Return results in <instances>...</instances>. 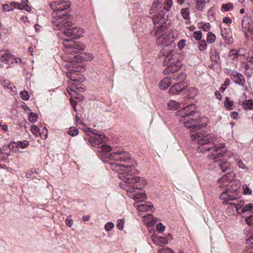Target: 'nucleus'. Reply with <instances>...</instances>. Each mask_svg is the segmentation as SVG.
Masks as SVG:
<instances>
[{
	"label": "nucleus",
	"mask_w": 253,
	"mask_h": 253,
	"mask_svg": "<svg viewBox=\"0 0 253 253\" xmlns=\"http://www.w3.org/2000/svg\"><path fill=\"white\" fill-rule=\"evenodd\" d=\"M121 177H123V181L120 183V186L129 193L128 196L130 198L135 200L144 197V191L139 188L137 184L140 180L139 177L135 176L132 174H127Z\"/></svg>",
	"instance_id": "f257e3e1"
},
{
	"label": "nucleus",
	"mask_w": 253,
	"mask_h": 253,
	"mask_svg": "<svg viewBox=\"0 0 253 253\" xmlns=\"http://www.w3.org/2000/svg\"><path fill=\"white\" fill-rule=\"evenodd\" d=\"M184 109V114L180 119V122L182 123L184 126L187 128H191L193 131L199 130L201 126L203 127V124H200V119L192 117L195 114L199 116V113L196 112V107L194 104H190L187 107H182Z\"/></svg>",
	"instance_id": "f03ea898"
},
{
	"label": "nucleus",
	"mask_w": 253,
	"mask_h": 253,
	"mask_svg": "<svg viewBox=\"0 0 253 253\" xmlns=\"http://www.w3.org/2000/svg\"><path fill=\"white\" fill-rule=\"evenodd\" d=\"M191 139L197 141L199 146L197 150L203 153L210 151L214 146L212 143L214 140L212 134H206L204 132H199L192 135Z\"/></svg>",
	"instance_id": "7ed1b4c3"
},
{
	"label": "nucleus",
	"mask_w": 253,
	"mask_h": 253,
	"mask_svg": "<svg viewBox=\"0 0 253 253\" xmlns=\"http://www.w3.org/2000/svg\"><path fill=\"white\" fill-rule=\"evenodd\" d=\"M93 134H87L90 137L88 139V142L92 146L95 148H100V150L98 151V153H100V156L104 155L106 156V158H109V155L107 153L111 151V147L106 144H100L105 142L106 141V137L103 133H92Z\"/></svg>",
	"instance_id": "20e7f679"
},
{
	"label": "nucleus",
	"mask_w": 253,
	"mask_h": 253,
	"mask_svg": "<svg viewBox=\"0 0 253 253\" xmlns=\"http://www.w3.org/2000/svg\"><path fill=\"white\" fill-rule=\"evenodd\" d=\"M227 182L223 183H219L221 184L220 186L226 187L225 191H224L220 195V199L223 200V203L224 204H229L231 206H234V204L239 202L240 199L237 198L236 196L237 195V192L235 189L230 190L229 187L233 185V182H230L229 184H227Z\"/></svg>",
	"instance_id": "39448f33"
},
{
	"label": "nucleus",
	"mask_w": 253,
	"mask_h": 253,
	"mask_svg": "<svg viewBox=\"0 0 253 253\" xmlns=\"http://www.w3.org/2000/svg\"><path fill=\"white\" fill-rule=\"evenodd\" d=\"M213 165H217L220 169L226 174L223 175L220 179L218 180L219 183H223L232 180L234 178V174L233 172V168L228 163H221L219 160L213 161Z\"/></svg>",
	"instance_id": "423d86ee"
},
{
	"label": "nucleus",
	"mask_w": 253,
	"mask_h": 253,
	"mask_svg": "<svg viewBox=\"0 0 253 253\" xmlns=\"http://www.w3.org/2000/svg\"><path fill=\"white\" fill-rule=\"evenodd\" d=\"M63 50L67 54L73 55L82 51L85 45L82 42H76L73 41L65 39L63 42Z\"/></svg>",
	"instance_id": "0eeeda50"
},
{
	"label": "nucleus",
	"mask_w": 253,
	"mask_h": 253,
	"mask_svg": "<svg viewBox=\"0 0 253 253\" xmlns=\"http://www.w3.org/2000/svg\"><path fill=\"white\" fill-rule=\"evenodd\" d=\"M49 5L53 10L52 13V17L60 16L59 14H62V11H64L69 8L71 6V2L69 1L64 0H56L51 1Z\"/></svg>",
	"instance_id": "6e6552de"
},
{
	"label": "nucleus",
	"mask_w": 253,
	"mask_h": 253,
	"mask_svg": "<svg viewBox=\"0 0 253 253\" xmlns=\"http://www.w3.org/2000/svg\"><path fill=\"white\" fill-rule=\"evenodd\" d=\"M66 12H64L63 14H59L60 16L53 17L52 23L54 28L57 30H63L64 31L68 27H70L71 23L66 20Z\"/></svg>",
	"instance_id": "1a4fd4ad"
},
{
	"label": "nucleus",
	"mask_w": 253,
	"mask_h": 253,
	"mask_svg": "<svg viewBox=\"0 0 253 253\" xmlns=\"http://www.w3.org/2000/svg\"><path fill=\"white\" fill-rule=\"evenodd\" d=\"M67 77L70 78L69 84L72 85V88L68 87L67 88L68 93L71 96H74V93H75V98L80 100L82 99L83 96L80 94H77L74 90V88H78L80 87L79 86L81 85L79 83V78L73 76V74H72L71 72L67 73Z\"/></svg>",
	"instance_id": "9d476101"
},
{
	"label": "nucleus",
	"mask_w": 253,
	"mask_h": 253,
	"mask_svg": "<svg viewBox=\"0 0 253 253\" xmlns=\"http://www.w3.org/2000/svg\"><path fill=\"white\" fill-rule=\"evenodd\" d=\"M110 167L112 170L120 174L119 177L122 179V181H123V177H121L123 176V175H126L127 174H130L129 172L131 171V168L128 165L126 166L114 163H111Z\"/></svg>",
	"instance_id": "9b49d317"
},
{
	"label": "nucleus",
	"mask_w": 253,
	"mask_h": 253,
	"mask_svg": "<svg viewBox=\"0 0 253 253\" xmlns=\"http://www.w3.org/2000/svg\"><path fill=\"white\" fill-rule=\"evenodd\" d=\"M131 158L130 154L127 152L121 151L113 152L109 155V159L121 162H126Z\"/></svg>",
	"instance_id": "f8f14e48"
},
{
	"label": "nucleus",
	"mask_w": 253,
	"mask_h": 253,
	"mask_svg": "<svg viewBox=\"0 0 253 253\" xmlns=\"http://www.w3.org/2000/svg\"><path fill=\"white\" fill-rule=\"evenodd\" d=\"M164 11L161 10L157 13L153 14L151 19L154 25H166L168 21V16L165 15Z\"/></svg>",
	"instance_id": "ddd939ff"
},
{
	"label": "nucleus",
	"mask_w": 253,
	"mask_h": 253,
	"mask_svg": "<svg viewBox=\"0 0 253 253\" xmlns=\"http://www.w3.org/2000/svg\"><path fill=\"white\" fill-rule=\"evenodd\" d=\"M84 33V30L80 27H75L73 28H67L64 31V34L72 39L79 38Z\"/></svg>",
	"instance_id": "4468645a"
},
{
	"label": "nucleus",
	"mask_w": 253,
	"mask_h": 253,
	"mask_svg": "<svg viewBox=\"0 0 253 253\" xmlns=\"http://www.w3.org/2000/svg\"><path fill=\"white\" fill-rule=\"evenodd\" d=\"M234 208L236 209L238 213H243L253 210V203L245 205L244 202L240 199L239 202L234 204Z\"/></svg>",
	"instance_id": "2eb2a0df"
},
{
	"label": "nucleus",
	"mask_w": 253,
	"mask_h": 253,
	"mask_svg": "<svg viewBox=\"0 0 253 253\" xmlns=\"http://www.w3.org/2000/svg\"><path fill=\"white\" fill-rule=\"evenodd\" d=\"M226 151V148L224 145H222L216 148L211 153H210L208 155V158L209 159L214 160V161H216V159L222 157Z\"/></svg>",
	"instance_id": "dca6fc26"
},
{
	"label": "nucleus",
	"mask_w": 253,
	"mask_h": 253,
	"mask_svg": "<svg viewBox=\"0 0 253 253\" xmlns=\"http://www.w3.org/2000/svg\"><path fill=\"white\" fill-rule=\"evenodd\" d=\"M171 36L169 32H165L157 40V44L159 45H165L168 43H171L172 40L171 39Z\"/></svg>",
	"instance_id": "f3484780"
},
{
	"label": "nucleus",
	"mask_w": 253,
	"mask_h": 253,
	"mask_svg": "<svg viewBox=\"0 0 253 253\" xmlns=\"http://www.w3.org/2000/svg\"><path fill=\"white\" fill-rule=\"evenodd\" d=\"M181 65L182 64L181 62L179 61L171 62L164 70V74L165 75H168L176 72L180 69Z\"/></svg>",
	"instance_id": "a211bd4d"
},
{
	"label": "nucleus",
	"mask_w": 253,
	"mask_h": 253,
	"mask_svg": "<svg viewBox=\"0 0 253 253\" xmlns=\"http://www.w3.org/2000/svg\"><path fill=\"white\" fill-rule=\"evenodd\" d=\"M133 205L138 211L142 212L147 211L150 210L153 207V206L151 204L147 203V202L142 201H135Z\"/></svg>",
	"instance_id": "6ab92c4d"
},
{
	"label": "nucleus",
	"mask_w": 253,
	"mask_h": 253,
	"mask_svg": "<svg viewBox=\"0 0 253 253\" xmlns=\"http://www.w3.org/2000/svg\"><path fill=\"white\" fill-rule=\"evenodd\" d=\"M231 79L234 82L241 86H244L245 80L243 75L235 70H232L230 73Z\"/></svg>",
	"instance_id": "aec40b11"
},
{
	"label": "nucleus",
	"mask_w": 253,
	"mask_h": 253,
	"mask_svg": "<svg viewBox=\"0 0 253 253\" xmlns=\"http://www.w3.org/2000/svg\"><path fill=\"white\" fill-rule=\"evenodd\" d=\"M174 48V46L172 43H168L167 45H164L162 53L164 56H166V59L169 60L170 57L173 55Z\"/></svg>",
	"instance_id": "412c9836"
},
{
	"label": "nucleus",
	"mask_w": 253,
	"mask_h": 253,
	"mask_svg": "<svg viewBox=\"0 0 253 253\" xmlns=\"http://www.w3.org/2000/svg\"><path fill=\"white\" fill-rule=\"evenodd\" d=\"M186 84L183 82H180L172 85L169 89V92L172 94H179L185 87Z\"/></svg>",
	"instance_id": "4be33fe9"
},
{
	"label": "nucleus",
	"mask_w": 253,
	"mask_h": 253,
	"mask_svg": "<svg viewBox=\"0 0 253 253\" xmlns=\"http://www.w3.org/2000/svg\"><path fill=\"white\" fill-rule=\"evenodd\" d=\"M3 10L4 11H12L15 8H21L20 7V3L16 2H11L9 3H5L2 5Z\"/></svg>",
	"instance_id": "5701e85b"
},
{
	"label": "nucleus",
	"mask_w": 253,
	"mask_h": 253,
	"mask_svg": "<svg viewBox=\"0 0 253 253\" xmlns=\"http://www.w3.org/2000/svg\"><path fill=\"white\" fill-rule=\"evenodd\" d=\"M152 239L154 243L160 246H163L168 243V240L166 237L158 236H152Z\"/></svg>",
	"instance_id": "b1692460"
},
{
	"label": "nucleus",
	"mask_w": 253,
	"mask_h": 253,
	"mask_svg": "<svg viewBox=\"0 0 253 253\" xmlns=\"http://www.w3.org/2000/svg\"><path fill=\"white\" fill-rule=\"evenodd\" d=\"M164 5V0H157L152 5L150 10V13L151 14L155 13Z\"/></svg>",
	"instance_id": "393cba45"
},
{
	"label": "nucleus",
	"mask_w": 253,
	"mask_h": 253,
	"mask_svg": "<svg viewBox=\"0 0 253 253\" xmlns=\"http://www.w3.org/2000/svg\"><path fill=\"white\" fill-rule=\"evenodd\" d=\"M31 130L35 136H38L40 135L41 138L42 139H46L47 137V130L46 129H45L46 133L44 136H43L42 134L40 132V129L37 126H32L31 127Z\"/></svg>",
	"instance_id": "a878e982"
},
{
	"label": "nucleus",
	"mask_w": 253,
	"mask_h": 253,
	"mask_svg": "<svg viewBox=\"0 0 253 253\" xmlns=\"http://www.w3.org/2000/svg\"><path fill=\"white\" fill-rule=\"evenodd\" d=\"M156 27H158L155 32V36L156 37H159L165 32H168L167 29L169 27L167 24L166 25H156Z\"/></svg>",
	"instance_id": "bb28decb"
},
{
	"label": "nucleus",
	"mask_w": 253,
	"mask_h": 253,
	"mask_svg": "<svg viewBox=\"0 0 253 253\" xmlns=\"http://www.w3.org/2000/svg\"><path fill=\"white\" fill-rule=\"evenodd\" d=\"M171 84V79L169 77L164 78L160 83V87L162 89H166Z\"/></svg>",
	"instance_id": "cd10ccee"
},
{
	"label": "nucleus",
	"mask_w": 253,
	"mask_h": 253,
	"mask_svg": "<svg viewBox=\"0 0 253 253\" xmlns=\"http://www.w3.org/2000/svg\"><path fill=\"white\" fill-rule=\"evenodd\" d=\"M10 55V53L7 51H2L0 52V66H2L3 65L1 62H4L7 64L8 58Z\"/></svg>",
	"instance_id": "c85d7f7f"
},
{
	"label": "nucleus",
	"mask_w": 253,
	"mask_h": 253,
	"mask_svg": "<svg viewBox=\"0 0 253 253\" xmlns=\"http://www.w3.org/2000/svg\"><path fill=\"white\" fill-rule=\"evenodd\" d=\"M242 105L244 110H253V99L245 100L242 103Z\"/></svg>",
	"instance_id": "c756f323"
},
{
	"label": "nucleus",
	"mask_w": 253,
	"mask_h": 253,
	"mask_svg": "<svg viewBox=\"0 0 253 253\" xmlns=\"http://www.w3.org/2000/svg\"><path fill=\"white\" fill-rule=\"evenodd\" d=\"M168 107L169 110H175L180 107V104L173 100H170L168 103Z\"/></svg>",
	"instance_id": "7c9ffc66"
},
{
	"label": "nucleus",
	"mask_w": 253,
	"mask_h": 253,
	"mask_svg": "<svg viewBox=\"0 0 253 253\" xmlns=\"http://www.w3.org/2000/svg\"><path fill=\"white\" fill-rule=\"evenodd\" d=\"M1 84L5 89L10 90L11 91H15L16 87L12 84L9 83L8 81H4L1 83Z\"/></svg>",
	"instance_id": "2f4dec72"
},
{
	"label": "nucleus",
	"mask_w": 253,
	"mask_h": 253,
	"mask_svg": "<svg viewBox=\"0 0 253 253\" xmlns=\"http://www.w3.org/2000/svg\"><path fill=\"white\" fill-rule=\"evenodd\" d=\"M197 89L194 87H189L187 89L188 96L189 98H193L198 94Z\"/></svg>",
	"instance_id": "473e14b6"
},
{
	"label": "nucleus",
	"mask_w": 253,
	"mask_h": 253,
	"mask_svg": "<svg viewBox=\"0 0 253 253\" xmlns=\"http://www.w3.org/2000/svg\"><path fill=\"white\" fill-rule=\"evenodd\" d=\"M180 14L184 19L188 20L190 19V12L188 8H182L181 10Z\"/></svg>",
	"instance_id": "72a5a7b5"
},
{
	"label": "nucleus",
	"mask_w": 253,
	"mask_h": 253,
	"mask_svg": "<svg viewBox=\"0 0 253 253\" xmlns=\"http://www.w3.org/2000/svg\"><path fill=\"white\" fill-rule=\"evenodd\" d=\"M173 2L172 0H166L164 1V7L163 9L164 11H168L169 10L172 5Z\"/></svg>",
	"instance_id": "f704fd0d"
},
{
	"label": "nucleus",
	"mask_w": 253,
	"mask_h": 253,
	"mask_svg": "<svg viewBox=\"0 0 253 253\" xmlns=\"http://www.w3.org/2000/svg\"><path fill=\"white\" fill-rule=\"evenodd\" d=\"M233 8V4L231 2H228L226 4H223L221 5V10L223 12H227L232 10Z\"/></svg>",
	"instance_id": "c9c22d12"
},
{
	"label": "nucleus",
	"mask_w": 253,
	"mask_h": 253,
	"mask_svg": "<svg viewBox=\"0 0 253 253\" xmlns=\"http://www.w3.org/2000/svg\"><path fill=\"white\" fill-rule=\"evenodd\" d=\"M239 51L235 49H231L228 54L229 57L233 60L237 59L239 55Z\"/></svg>",
	"instance_id": "e433bc0d"
},
{
	"label": "nucleus",
	"mask_w": 253,
	"mask_h": 253,
	"mask_svg": "<svg viewBox=\"0 0 253 253\" xmlns=\"http://www.w3.org/2000/svg\"><path fill=\"white\" fill-rule=\"evenodd\" d=\"M186 79V75L183 73L179 74H175L173 76L172 79L174 81H179L182 82Z\"/></svg>",
	"instance_id": "4c0bfd02"
},
{
	"label": "nucleus",
	"mask_w": 253,
	"mask_h": 253,
	"mask_svg": "<svg viewBox=\"0 0 253 253\" xmlns=\"http://www.w3.org/2000/svg\"><path fill=\"white\" fill-rule=\"evenodd\" d=\"M215 36L211 32H209L207 34V41L209 43H212L215 41Z\"/></svg>",
	"instance_id": "58836bf2"
},
{
	"label": "nucleus",
	"mask_w": 253,
	"mask_h": 253,
	"mask_svg": "<svg viewBox=\"0 0 253 253\" xmlns=\"http://www.w3.org/2000/svg\"><path fill=\"white\" fill-rule=\"evenodd\" d=\"M38 116L34 113L31 112L28 117V120L30 122L34 123L37 121Z\"/></svg>",
	"instance_id": "ea45409f"
},
{
	"label": "nucleus",
	"mask_w": 253,
	"mask_h": 253,
	"mask_svg": "<svg viewBox=\"0 0 253 253\" xmlns=\"http://www.w3.org/2000/svg\"><path fill=\"white\" fill-rule=\"evenodd\" d=\"M79 132V129L75 127H71L69 130L68 131V133L72 136H76L78 134Z\"/></svg>",
	"instance_id": "a19ab883"
},
{
	"label": "nucleus",
	"mask_w": 253,
	"mask_h": 253,
	"mask_svg": "<svg viewBox=\"0 0 253 253\" xmlns=\"http://www.w3.org/2000/svg\"><path fill=\"white\" fill-rule=\"evenodd\" d=\"M224 106L228 110L232 109V107L233 105V102L231 101L228 97H226L224 102Z\"/></svg>",
	"instance_id": "79ce46f5"
},
{
	"label": "nucleus",
	"mask_w": 253,
	"mask_h": 253,
	"mask_svg": "<svg viewBox=\"0 0 253 253\" xmlns=\"http://www.w3.org/2000/svg\"><path fill=\"white\" fill-rule=\"evenodd\" d=\"M247 248L250 251L249 252L253 251V238L249 237L247 240Z\"/></svg>",
	"instance_id": "37998d69"
},
{
	"label": "nucleus",
	"mask_w": 253,
	"mask_h": 253,
	"mask_svg": "<svg viewBox=\"0 0 253 253\" xmlns=\"http://www.w3.org/2000/svg\"><path fill=\"white\" fill-rule=\"evenodd\" d=\"M20 97L23 100L27 101L29 99L30 96L28 91L24 90L21 91Z\"/></svg>",
	"instance_id": "c03bdc74"
},
{
	"label": "nucleus",
	"mask_w": 253,
	"mask_h": 253,
	"mask_svg": "<svg viewBox=\"0 0 253 253\" xmlns=\"http://www.w3.org/2000/svg\"><path fill=\"white\" fill-rule=\"evenodd\" d=\"M17 145L21 148H27L29 145V142L27 140H24L23 141H18Z\"/></svg>",
	"instance_id": "a18cd8bd"
},
{
	"label": "nucleus",
	"mask_w": 253,
	"mask_h": 253,
	"mask_svg": "<svg viewBox=\"0 0 253 253\" xmlns=\"http://www.w3.org/2000/svg\"><path fill=\"white\" fill-rule=\"evenodd\" d=\"M243 193L245 195H251L252 193V190L247 185H244L242 186Z\"/></svg>",
	"instance_id": "49530a36"
},
{
	"label": "nucleus",
	"mask_w": 253,
	"mask_h": 253,
	"mask_svg": "<svg viewBox=\"0 0 253 253\" xmlns=\"http://www.w3.org/2000/svg\"><path fill=\"white\" fill-rule=\"evenodd\" d=\"M165 229V226L162 223H159L156 226V230L158 233L163 232Z\"/></svg>",
	"instance_id": "de8ad7c7"
},
{
	"label": "nucleus",
	"mask_w": 253,
	"mask_h": 253,
	"mask_svg": "<svg viewBox=\"0 0 253 253\" xmlns=\"http://www.w3.org/2000/svg\"><path fill=\"white\" fill-rule=\"evenodd\" d=\"M114 227V224L112 222H108L105 225V229L107 231H110Z\"/></svg>",
	"instance_id": "09e8293b"
},
{
	"label": "nucleus",
	"mask_w": 253,
	"mask_h": 253,
	"mask_svg": "<svg viewBox=\"0 0 253 253\" xmlns=\"http://www.w3.org/2000/svg\"><path fill=\"white\" fill-rule=\"evenodd\" d=\"M124 221L121 219H119L117 221V227L120 230H122L124 228Z\"/></svg>",
	"instance_id": "8fccbe9b"
},
{
	"label": "nucleus",
	"mask_w": 253,
	"mask_h": 253,
	"mask_svg": "<svg viewBox=\"0 0 253 253\" xmlns=\"http://www.w3.org/2000/svg\"><path fill=\"white\" fill-rule=\"evenodd\" d=\"M193 37L197 40H200L202 38V33L200 31H195L193 33Z\"/></svg>",
	"instance_id": "3c124183"
},
{
	"label": "nucleus",
	"mask_w": 253,
	"mask_h": 253,
	"mask_svg": "<svg viewBox=\"0 0 253 253\" xmlns=\"http://www.w3.org/2000/svg\"><path fill=\"white\" fill-rule=\"evenodd\" d=\"M159 253H174L173 251L170 248H163L159 251Z\"/></svg>",
	"instance_id": "603ef678"
},
{
	"label": "nucleus",
	"mask_w": 253,
	"mask_h": 253,
	"mask_svg": "<svg viewBox=\"0 0 253 253\" xmlns=\"http://www.w3.org/2000/svg\"><path fill=\"white\" fill-rule=\"evenodd\" d=\"M246 221L247 224L251 226L253 224V215H251L249 216H247L246 219Z\"/></svg>",
	"instance_id": "864d4df0"
},
{
	"label": "nucleus",
	"mask_w": 253,
	"mask_h": 253,
	"mask_svg": "<svg viewBox=\"0 0 253 253\" xmlns=\"http://www.w3.org/2000/svg\"><path fill=\"white\" fill-rule=\"evenodd\" d=\"M235 160L236 161L237 165L238 166V167L242 169L246 168L245 165L244 164H243L242 163V162L239 159H238V158L235 159Z\"/></svg>",
	"instance_id": "5fc2aeb1"
},
{
	"label": "nucleus",
	"mask_w": 253,
	"mask_h": 253,
	"mask_svg": "<svg viewBox=\"0 0 253 253\" xmlns=\"http://www.w3.org/2000/svg\"><path fill=\"white\" fill-rule=\"evenodd\" d=\"M15 57H14L13 55H12V54H10L9 58L8 59V62H7L6 64L9 65L10 64H15Z\"/></svg>",
	"instance_id": "6e6d98bb"
},
{
	"label": "nucleus",
	"mask_w": 253,
	"mask_h": 253,
	"mask_svg": "<svg viewBox=\"0 0 253 253\" xmlns=\"http://www.w3.org/2000/svg\"><path fill=\"white\" fill-rule=\"evenodd\" d=\"M71 215H69L65 220L66 224L69 227H71L72 226L73 224V221L72 219L70 218Z\"/></svg>",
	"instance_id": "4d7b16f0"
},
{
	"label": "nucleus",
	"mask_w": 253,
	"mask_h": 253,
	"mask_svg": "<svg viewBox=\"0 0 253 253\" xmlns=\"http://www.w3.org/2000/svg\"><path fill=\"white\" fill-rule=\"evenodd\" d=\"M186 44V40H181L180 41H179L178 43V47H179V49H182L184 46Z\"/></svg>",
	"instance_id": "13d9d810"
},
{
	"label": "nucleus",
	"mask_w": 253,
	"mask_h": 253,
	"mask_svg": "<svg viewBox=\"0 0 253 253\" xmlns=\"http://www.w3.org/2000/svg\"><path fill=\"white\" fill-rule=\"evenodd\" d=\"M207 44L206 43V42H203L201 43H200L199 45V49L200 50H204L207 49Z\"/></svg>",
	"instance_id": "bf43d9fd"
},
{
	"label": "nucleus",
	"mask_w": 253,
	"mask_h": 253,
	"mask_svg": "<svg viewBox=\"0 0 253 253\" xmlns=\"http://www.w3.org/2000/svg\"><path fill=\"white\" fill-rule=\"evenodd\" d=\"M211 58L212 61H214L215 62H217L218 60L219 59V55L217 53H215V54H212L211 55Z\"/></svg>",
	"instance_id": "052dcab7"
},
{
	"label": "nucleus",
	"mask_w": 253,
	"mask_h": 253,
	"mask_svg": "<svg viewBox=\"0 0 253 253\" xmlns=\"http://www.w3.org/2000/svg\"><path fill=\"white\" fill-rule=\"evenodd\" d=\"M20 7L21 8H18L19 9H25V10L27 11H30L31 10V8L27 4H25L24 5H22L21 3H20Z\"/></svg>",
	"instance_id": "680f3d73"
},
{
	"label": "nucleus",
	"mask_w": 253,
	"mask_h": 253,
	"mask_svg": "<svg viewBox=\"0 0 253 253\" xmlns=\"http://www.w3.org/2000/svg\"><path fill=\"white\" fill-rule=\"evenodd\" d=\"M203 29L205 31H208L210 29V25L209 23H206L203 25Z\"/></svg>",
	"instance_id": "e2e57ef3"
},
{
	"label": "nucleus",
	"mask_w": 253,
	"mask_h": 253,
	"mask_svg": "<svg viewBox=\"0 0 253 253\" xmlns=\"http://www.w3.org/2000/svg\"><path fill=\"white\" fill-rule=\"evenodd\" d=\"M247 61L248 63L252 65V68H253V56H248L247 59Z\"/></svg>",
	"instance_id": "0e129e2a"
},
{
	"label": "nucleus",
	"mask_w": 253,
	"mask_h": 253,
	"mask_svg": "<svg viewBox=\"0 0 253 253\" xmlns=\"http://www.w3.org/2000/svg\"><path fill=\"white\" fill-rule=\"evenodd\" d=\"M238 115V114L236 112H232L230 114V117L233 119H236Z\"/></svg>",
	"instance_id": "69168bd1"
},
{
	"label": "nucleus",
	"mask_w": 253,
	"mask_h": 253,
	"mask_svg": "<svg viewBox=\"0 0 253 253\" xmlns=\"http://www.w3.org/2000/svg\"><path fill=\"white\" fill-rule=\"evenodd\" d=\"M223 22L226 24L231 23V19L229 17H225L223 19Z\"/></svg>",
	"instance_id": "338daca9"
},
{
	"label": "nucleus",
	"mask_w": 253,
	"mask_h": 253,
	"mask_svg": "<svg viewBox=\"0 0 253 253\" xmlns=\"http://www.w3.org/2000/svg\"><path fill=\"white\" fill-rule=\"evenodd\" d=\"M215 95L216 97V98L218 100H221L222 98V96L220 94V93L218 91H216L215 92Z\"/></svg>",
	"instance_id": "774afa93"
}]
</instances>
